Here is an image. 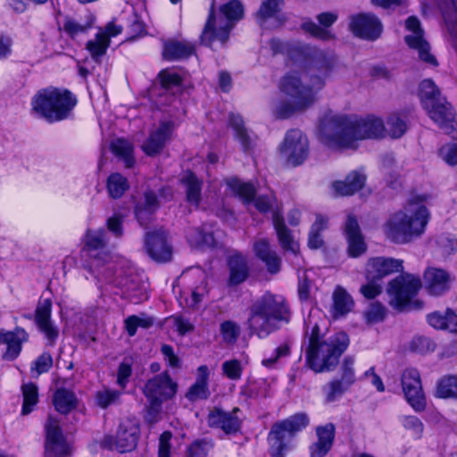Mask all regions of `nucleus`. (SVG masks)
<instances>
[{
    "instance_id": "nucleus-14",
    "label": "nucleus",
    "mask_w": 457,
    "mask_h": 457,
    "mask_svg": "<svg viewBox=\"0 0 457 457\" xmlns=\"http://www.w3.org/2000/svg\"><path fill=\"white\" fill-rule=\"evenodd\" d=\"M349 21V29L355 37L361 39L374 41L382 33V22L371 12L353 14L350 16Z\"/></svg>"
},
{
    "instance_id": "nucleus-45",
    "label": "nucleus",
    "mask_w": 457,
    "mask_h": 457,
    "mask_svg": "<svg viewBox=\"0 0 457 457\" xmlns=\"http://www.w3.org/2000/svg\"><path fill=\"white\" fill-rule=\"evenodd\" d=\"M333 305L335 316L345 315L349 312L353 306V300L350 295L341 287H337L333 294Z\"/></svg>"
},
{
    "instance_id": "nucleus-60",
    "label": "nucleus",
    "mask_w": 457,
    "mask_h": 457,
    "mask_svg": "<svg viewBox=\"0 0 457 457\" xmlns=\"http://www.w3.org/2000/svg\"><path fill=\"white\" fill-rule=\"evenodd\" d=\"M303 79H309V83L306 84V87L312 90L313 94L314 90H320L326 83L328 76H322V74L318 73V71H313L312 69L309 68L307 72L303 74Z\"/></svg>"
},
{
    "instance_id": "nucleus-33",
    "label": "nucleus",
    "mask_w": 457,
    "mask_h": 457,
    "mask_svg": "<svg viewBox=\"0 0 457 457\" xmlns=\"http://www.w3.org/2000/svg\"><path fill=\"white\" fill-rule=\"evenodd\" d=\"M366 181V176L359 171H353L346 176L345 180L333 183V188L337 195H352L362 188Z\"/></svg>"
},
{
    "instance_id": "nucleus-23",
    "label": "nucleus",
    "mask_w": 457,
    "mask_h": 457,
    "mask_svg": "<svg viewBox=\"0 0 457 457\" xmlns=\"http://www.w3.org/2000/svg\"><path fill=\"white\" fill-rule=\"evenodd\" d=\"M344 232L348 244V254L353 258L363 254L367 247L355 216L352 214L347 216Z\"/></svg>"
},
{
    "instance_id": "nucleus-3",
    "label": "nucleus",
    "mask_w": 457,
    "mask_h": 457,
    "mask_svg": "<svg viewBox=\"0 0 457 457\" xmlns=\"http://www.w3.org/2000/svg\"><path fill=\"white\" fill-rule=\"evenodd\" d=\"M290 312L282 298L266 294L250 307L247 320L251 334L263 338L279 328L280 322L287 323Z\"/></svg>"
},
{
    "instance_id": "nucleus-35",
    "label": "nucleus",
    "mask_w": 457,
    "mask_h": 457,
    "mask_svg": "<svg viewBox=\"0 0 457 457\" xmlns=\"http://www.w3.org/2000/svg\"><path fill=\"white\" fill-rule=\"evenodd\" d=\"M195 53V46L187 41L170 40L164 43L162 56L173 61L187 58Z\"/></svg>"
},
{
    "instance_id": "nucleus-17",
    "label": "nucleus",
    "mask_w": 457,
    "mask_h": 457,
    "mask_svg": "<svg viewBox=\"0 0 457 457\" xmlns=\"http://www.w3.org/2000/svg\"><path fill=\"white\" fill-rule=\"evenodd\" d=\"M427 114L447 135L457 133L456 114L446 99L439 100L435 104H428L425 108Z\"/></svg>"
},
{
    "instance_id": "nucleus-24",
    "label": "nucleus",
    "mask_w": 457,
    "mask_h": 457,
    "mask_svg": "<svg viewBox=\"0 0 457 457\" xmlns=\"http://www.w3.org/2000/svg\"><path fill=\"white\" fill-rule=\"evenodd\" d=\"M28 333L20 327L12 331L0 329V345H6V351L3 353L5 361H13L21 351V345L28 340Z\"/></svg>"
},
{
    "instance_id": "nucleus-6",
    "label": "nucleus",
    "mask_w": 457,
    "mask_h": 457,
    "mask_svg": "<svg viewBox=\"0 0 457 457\" xmlns=\"http://www.w3.org/2000/svg\"><path fill=\"white\" fill-rule=\"evenodd\" d=\"M352 124V117L343 114L328 113L320 120L319 138L328 147H353Z\"/></svg>"
},
{
    "instance_id": "nucleus-40",
    "label": "nucleus",
    "mask_w": 457,
    "mask_h": 457,
    "mask_svg": "<svg viewBox=\"0 0 457 457\" xmlns=\"http://www.w3.org/2000/svg\"><path fill=\"white\" fill-rule=\"evenodd\" d=\"M53 403L58 412L67 414L76 407V397L72 392L59 388L54 395Z\"/></svg>"
},
{
    "instance_id": "nucleus-2",
    "label": "nucleus",
    "mask_w": 457,
    "mask_h": 457,
    "mask_svg": "<svg viewBox=\"0 0 457 457\" xmlns=\"http://www.w3.org/2000/svg\"><path fill=\"white\" fill-rule=\"evenodd\" d=\"M426 195L409 201L403 210L395 212L386 224V235L394 243L405 244L420 236L428 220V211L421 204Z\"/></svg>"
},
{
    "instance_id": "nucleus-21",
    "label": "nucleus",
    "mask_w": 457,
    "mask_h": 457,
    "mask_svg": "<svg viewBox=\"0 0 457 457\" xmlns=\"http://www.w3.org/2000/svg\"><path fill=\"white\" fill-rule=\"evenodd\" d=\"M352 123L353 142L366 138L382 137L386 131L382 120L374 116L352 117Z\"/></svg>"
},
{
    "instance_id": "nucleus-57",
    "label": "nucleus",
    "mask_w": 457,
    "mask_h": 457,
    "mask_svg": "<svg viewBox=\"0 0 457 457\" xmlns=\"http://www.w3.org/2000/svg\"><path fill=\"white\" fill-rule=\"evenodd\" d=\"M386 315V310L384 305L378 302L370 303L369 309L365 312L367 323L375 324L384 320Z\"/></svg>"
},
{
    "instance_id": "nucleus-5",
    "label": "nucleus",
    "mask_w": 457,
    "mask_h": 457,
    "mask_svg": "<svg viewBox=\"0 0 457 457\" xmlns=\"http://www.w3.org/2000/svg\"><path fill=\"white\" fill-rule=\"evenodd\" d=\"M77 104L76 97L68 90L45 88L32 99V112L48 122L67 119Z\"/></svg>"
},
{
    "instance_id": "nucleus-37",
    "label": "nucleus",
    "mask_w": 457,
    "mask_h": 457,
    "mask_svg": "<svg viewBox=\"0 0 457 457\" xmlns=\"http://www.w3.org/2000/svg\"><path fill=\"white\" fill-rule=\"evenodd\" d=\"M428 322L435 328L448 329L457 334V315L451 310L445 313L435 312L428 315Z\"/></svg>"
},
{
    "instance_id": "nucleus-54",
    "label": "nucleus",
    "mask_w": 457,
    "mask_h": 457,
    "mask_svg": "<svg viewBox=\"0 0 457 457\" xmlns=\"http://www.w3.org/2000/svg\"><path fill=\"white\" fill-rule=\"evenodd\" d=\"M387 129L394 138L401 137L407 130V124L398 114H391L387 119Z\"/></svg>"
},
{
    "instance_id": "nucleus-8",
    "label": "nucleus",
    "mask_w": 457,
    "mask_h": 457,
    "mask_svg": "<svg viewBox=\"0 0 457 457\" xmlns=\"http://www.w3.org/2000/svg\"><path fill=\"white\" fill-rule=\"evenodd\" d=\"M177 388V383L172 381L168 372L161 373L146 382L143 392L148 401L146 420L149 423L157 421L162 402L172 398Z\"/></svg>"
},
{
    "instance_id": "nucleus-39",
    "label": "nucleus",
    "mask_w": 457,
    "mask_h": 457,
    "mask_svg": "<svg viewBox=\"0 0 457 457\" xmlns=\"http://www.w3.org/2000/svg\"><path fill=\"white\" fill-rule=\"evenodd\" d=\"M282 5L283 0H264L256 12V19L259 25L266 27L268 20L277 18Z\"/></svg>"
},
{
    "instance_id": "nucleus-16",
    "label": "nucleus",
    "mask_w": 457,
    "mask_h": 457,
    "mask_svg": "<svg viewBox=\"0 0 457 457\" xmlns=\"http://www.w3.org/2000/svg\"><path fill=\"white\" fill-rule=\"evenodd\" d=\"M46 429V455L45 457H67L71 454V449L67 444L59 420L49 416L45 425Z\"/></svg>"
},
{
    "instance_id": "nucleus-10",
    "label": "nucleus",
    "mask_w": 457,
    "mask_h": 457,
    "mask_svg": "<svg viewBox=\"0 0 457 457\" xmlns=\"http://www.w3.org/2000/svg\"><path fill=\"white\" fill-rule=\"evenodd\" d=\"M279 151L288 164L300 165L309 154L308 138L301 130L290 129L287 132Z\"/></svg>"
},
{
    "instance_id": "nucleus-4",
    "label": "nucleus",
    "mask_w": 457,
    "mask_h": 457,
    "mask_svg": "<svg viewBox=\"0 0 457 457\" xmlns=\"http://www.w3.org/2000/svg\"><path fill=\"white\" fill-rule=\"evenodd\" d=\"M244 16V7L238 0H230L222 4L215 13L213 4L200 37L201 43L207 46L218 40L225 45L235 23Z\"/></svg>"
},
{
    "instance_id": "nucleus-29",
    "label": "nucleus",
    "mask_w": 457,
    "mask_h": 457,
    "mask_svg": "<svg viewBox=\"0 0 457 457\" xmlns=\"http://www.w3.org/2000/svg\"><path fill=\"white\" fill-rule=\"evenodd\" d=\"M229 276L228 285L236 287L242 284L249 276V267L246 258L241 253H234L228 258Z\"/></svg>"
},
{
    "instance_id": "nucleus-53",
    "label": "nucleus",
    "mask_w": 457,
    "mask_h": 457,
    "mask_svg": "<svg viewBox=\"0 0 457 457\" xmlns=\"http://www.w3.org/2000/svg\"><path fill=\"white\" fill-rule=\"evenodd\" d=\"M326 223L327 220L323 217H317L309 234L308 245L310 248L318 249L323 245L324 242L320 232L326 228Z\"/></svg>"
},
{
    "instance_id": "nucleus-50",
    "label": "nucleus",
    "mask_w": 457,
    "mask_h": 457,
    "mask_svg": "<svg viewBox=\"0 0 457 457\" xmlns=\"http://www.w3.org/2000/svg\"><path fill=\"white\" fill-rule=\"evenodd\" d=\"M348 384L338 378H335L323 386L325 400L327 403L335 402L341 397L350 387Z\"/></svg>"
},
{
    "instance_id": "nucleus-58",
    "label": "nucleus",
    "mask_w": 457,
    "mask_h": 457,
    "mask_svg": "<svg viewBox=\"0 0 457 457\" xmlns=\"http://www.w3.org/2000/svg\"><path fill=\"white\" fill-rule=\"evenodd\" d=\"M158 78L160 79L162 88L165 90L179 87L182 82L181 77L176 72H171L170 70H162L160 71Z\"/></svg>"
},
{
    "instance_id": "nucleus-12",
    "label": "nucleus",
    "mask_w": 457,
    "mask_h": 457,
    "mask_svg": "<svg viewBox=\"0 0 457 457\" xmlns=\"http://www.w3.org/2000/svg\"><path fill=\"white\" fill-rule=\"evenodd\" d=\"M139 434L138 424L134 420H126L120 424L115 436H106L103 444L109 449L120 453L131 452L137 445Z\"/></svg>"
},
{
    "instance_id": "nucleus-22",
    "label": "nucleus",
    "mask_w": 457,
    "mask_h": 457,
    "mask_svg": "<svg viewBox=\"0 0 457 457\" xmlns=\"http://www.w3.org/2000/svg\"><path fill=\"white\" fill-rule=\"evenodd\" d=\"M174 129L172 121H162L158 128L151 131L145 142L142 145V150L148 156L159 154L170 139Z\"/></svg>"
},
{
    "instance_id": "nucleus-11",
    "label": "nucleus",
    "mask_w": 457,
    "mask_h": 457,
    "mask_svg": "<svg viewBox=\"0 0 457 457\" xmlns=\"http://www.w3.org/2000/svg\"><path fill=\"white\" fill-rule=\"evenodd\" d=\"M401 385L407 403L415 411H423L427 407V401L418 370L405 369L401 376Z\"/></svg>"
},
{
    "instance_id": "nucleus-63",
    "label": "nucleus",
    "mask_w": 457,
    "mask_h": 457,
    "mask_svg": "<svg viewBox=\"0 0 457 457\" xmlns=\"http://www.w3.org/2000/svg\"><path fill=\"white\" fill-rule=\"evenodd\" d=\"M306 108H300L296 102H283L276 107V116L279 119H287L297 112H303Z\"/></svg>"
},
{
    "instance_id": "nucleus-47",
    "label": "nucleus",
    "mask_w": 457,
    "mask_h": 457,
    "mask_svg": "<svg viewBox=\"0 0 457 457\" xmlns=\"http://www.w3.org/2000/svg\"><path fill=\"white\" fill-rule=\"evenodd\" d=\"M109 46V37L104 33H98L95 39L87 43V49L89 51L92 58L98 62V59L105 54Z\"/></svg>"
},
{
    "instance_id": "nucleus-18",
    "label": "nucleus",
    "mask_w": 457,
    "mask_h": 457,
    "mask_svg": "<svg viewBox=\"0 0 457 457\" xmlns=\"http://www.w3.org/2000/svg\"><path fill=\"white\" fill-rule=\"evenodd\" d=\"M337 18L338 14L336 12H320L316 17L320 25L309 19L301 24V29L317 39L330 41L335 39V35L329 28L337 21Z\"/></svg>"
},
{
    "instance_id": "nucleus-46",
    "label": "nucleus",
    "mask_w": 457,
    "mask_h": 457,
    "mask_svg": "<svg viewBox=\"0 0 457 457\" xmlns=\"http://www.w3.org/2000/svg\"><path fill=\"white\" fill-rule=\"evenodd\" d=\"M442 13L453 46L457 50V3L453 0L451 5L442 10Z\"/></svg>"
},
{
    "instance_id": "nucleus-36",
    "label": "nucleus",
    "mask_w": 457,
    "mask_h": 457,
    "mask_svg": "<svg viewBox=\"0 0 457 457\" xmlns=\"http://www.w3.org/2000/svg\"><path fill=\"white\" fill-rule=\"evenodd\" d=\"M229 126L234 130V136L238 140L244 149L248 151L253 145V137L245 126V122L240 115L230 113L228 119Z\"/></svg>"
},
{
    "instance_id": "nucleus-31",
    "label": "nucleus",
    "mask_w": 457,
    "mask_h": 457,
    "mask_svg": "<svg viewBox=\"0 0 457 457\" xmlns=\"http://www.w3.org/2000/svg\"><path fill=\"white\" fill-rule=\"evenodd\" d=\"M318 441L311 446V457H324L331 449L335 437V427L327 424L316 430Z\"/></svg>"
},
{
    "instance_id": "nucleus-56",
    "label": "nucleus",
    "mask_w": 457,
    "mask_h": 457,
    "mask_svg": "<svg viewBox=\"0 0 457 457\" xmlns=\"http://www.w3.org/2000/svg\"><path fill=\"white\" fill-rule=\"evenodd\" d=\"M153 319L148 317L129 316L125 320L126 329L130 337H133L138 327L147 328L153 325Z\"/></svg>"
},
{
    "instance_id": "nucleus-42",
    "label": "nucleus",
    "mask_w": 457,
    "mask_h": 457,
    "mask_svg": "<svg viewBox=\"0 0 457 457\" xmlns=\"http://www.w3.org/2000/svg\"><path fill=\"white\" fill-rule=\"evenodd\" d=\"M112 152L123 161L127 168H131L135 162L132 155V144L124 138H117L111 144Z\"/></svg>"
},
{
    "instance_id": "nucleus-59",
    "label": "nucleus",
    "mask_w": 457,
    "mask_h": 457,
    "mask_svg": "<svg viewBox=\"0 0 457 457\" xmlns=\"http://www.w3.org/2000/svg\"><path fill=\"white\" fill-rule=\"evenodd\" d=\"M354 360L352 356H346L344 358L340 366V380L352 386L354 381V370H353Z\"/></svg>"
},
{
    "instance_id": "nucleus-32",
    "label": "nucleus",
    "mask_w": 457,
    "mask_h": 457,
    "mask_svg": "<svg viewBox=\"0 0 457 457\" xmlns=\"http://www.w3.org/2000/svg\"><path fill=\"white\" fill-rule=\"evenodd\" d=\"M209 370L205 365L197 369L195 382L188 388L186 398L191 402L207 399L210 395L208 388Z\"/></svg>"
},
{
    "instance_id": "nucleus-52",
    "label": "nucleus",
    "mask_w": 457,
    "mask_h": 457,
    "mask_svg": "<svg viewBox=\"0 0 457 457\" xmlns=\"http://www.w3.org/2000/svg\"><path fill=\"white\" fill-rule=\"evenodd\" d=\"M457 390V377L450 376L442 378L436 386V395L439 398H455Z\"/></svg>"
},
{
    "instance_id": "nucleus-44",
    "label": "nucleus",
    "mask_w": 457,
    "mask_h": 457,
    "mask_svg": "<svg viewBox=\"0 0 457 457\" xmlns=\"http://www.w3.org/2000/svg\"><path fill=\"white\" fill-rule=\"evenodd\" d=\"M187 240L194 247L215 245V239L211 232L206 231L204 228H194L187 232Z\"/></svg>"
},
{
    "instance_id": "nucleus-20",
    "label": "nucleus",
    "mask_w": 457,
    "mask_h": 457,
    "mask_svg": "<svg viewBox=\"0 0 457 457\" xmlns=\"http://www.w3.org/2000/svg\"><path fill=\"white\" fill-rule=\"evenodd\" d=\"M145 247L148 255L156 262H164L171 259L172 248L168 243L166 234L162 230L147 232Z\"/></svg>"
},
{
    "instance_id": "nucleus-51",
    "label": "nucleus",
    "mask_w": 457,
    "mask_h": 457,
    "mask_svg": "<svg viewBox=\"0 0 457 457\" xmlns=\"http://www.w3.org/2000/svg\"><path fill=\"white\" fill-rule=\"evenodd\" d=\"M227 183L231 190L239 195L245 202L250 203L253 200L255 189L252 184L242 182L237 179H230Z\"/></svg>"
},
{
    "instance_id": "nucleus-7",
    "label": "nucleus",
    "mask_w": 457,
    "mask_h": 457,
    "mask_svg": "<svg viewBox=\"0 0 457 457\" xmlns=\"http://www.w3.org/2000/svg\"><path fill=\"white\" fill-rule=\"evenodd\" d=\"M420 287L419 278L408 273L397 276L389 281L386 289L389 305L398 312L420 308L422 303L413 300Z\"/></svg>"
},
{
    "instance_id": "nucleus-64",
    "label": "nucleus",
    "mask_w": 457,
    "mask_h": 457,
    "mask_svg": "<svg viewBox=\"0 0 457 457\" xmlns=\"http://www.w3.org/2000/svg\"><path fill=\"white\" fill-rule=\"evenodd\" d=\"M212 444L205 440L195 441L187 449V457H206Z\"/></svg>"
},
{
    "instance_id": "nucleus-30",
    "label": "nucleus",
    "mask_w": 457,
    "mask_h": 457,
    "mask_svg": "<svg viewBox=\"0 0 457 457\" xmlns=\"http://www.w3.org/2000/svg\"><path fill=\"white\" fill-rule=\"evenodd\" d=\"M337 65V58L333 52L314 49L311 54L310 67L313 71L329 77Z\"/></svg>"
},
{
    "instance_id": "nucleus-62",
    "label": "nucleus",
    "mask_w": 457,
    "mask_h": 457,
    "mask_svg": "<svg viewBox=\"0 0 457 457\" xmlns=\"http://www.w3.org/2000/svg\"><path fill=\"white\" fill-rule=\"evenodd\" d=\"M438 155L449 165L457 164V143H448L438 150Z\"/></svg>"
},
{
    "instance_id": "nucleus-34",
    "label": "nucleus",
    "mask_w": 457,
    "mask_h": 457,
    "mask_svg": "<svg viewBox=\"0 0 457 457\" xmlns=\"http://www.w3.org/2000/svg\"><path fill=\"white\" fill-rule=\"evenodd\" d=\"M272 221L281 247L285 251H290L296 254L299 251L298 244L293 239L291 232L287 228L283 216L279 212H273Z\"/></svg>"
},
{
    "instance_id": "nucleus-15",
    "label": "nucleus",
    "mask_w": 457,
    "mask_h": 457,
    "mask_svg": "<svg viewBox=\"0 0 457 457\" xmlns=\"http://www.w3.org/2000/svg\"><path fill=\"white\" fill-rule=\"evenodd\" d=\"M303 76L300 77L296 72L288 73L281 79L280 89L292 101L296 102L298 107L307 108L313 103L314 95L303 85Z\"/></svg>"
},
{
    "instance_id": "nucleus-19",
    "label": "nucleus",
    "mask_w": 457,
    "mask_h": 457,
    "mask_svg": "<svg viewBox=\"0 0 457 457\" xmlns=\"http://www.w3.org/2000/svg\"><path fill=\"white\" fill-rule=\"evenodd\" d=\"M239 408L235 407L231 411L221 408H214L208 414L207 421L210 427L221 429L227 435L240 431L242 420L238 418Z\"/></svg>"
},
{
    "instance_id": "nucleus-1",
    "label": "nucleus",
    "mask_w": 457,
    "mask_h": 457,
    "mask_svg": "<svg viewBox=\"0 0 457 457\" xmlns=\"http://www.w3.org/2000/svg\"><path fill=\"white\" fill-rule=\"evenodd\" d=\"M348 345L349 338L345 333L339 332L326 338L320 335V327L315 324L308 336L306 364L316 373L330 371L337 365Z\"/></svg>"
},
{
    "instance_id": "nucleus-25",
    "label": "nucleus",
    "mask_w": 457,
    "mask_h": 457,
    "mask_svg": "<svg viewBox=\"0 0 457 457\" xmlns=\"http://www.w3.org/2000/svg\"><path fill=\"white\" fill-rule=\"evenodd\" d=\"M403 269V261L394 258L376 257L370 259L367 264V279H382L384 277Z\"/></svg>"
},
{
    "instance_id": "nucleus-55",
    "label": "nucleus",
    "mask_w": 457,
    "mask_h": 457,
    "mask_svg": "<svg viewBox=\"0 0 457 457\" xmlns=\"http://www.w3.org/2000/svg\"><path fill=\"white\" fill-rule=\"evenodd\" d=\"M94 22V17L90 16L88 21L85 24H81L73 19L66 18L63 22V30L71 37H75L79 33L86 32L89 28L92 27Z\"/></svg>"
},
{
    "instance_id": "nucleus-61",
    "label": "nucleus",
    "mask_w": 457,
    "mask_h": 457,
    "mask_svg": "<svg viewBox=\"0 0 457 457\" xmlns=\"http://www.w3.org/2000/svg\"><path fill=\"white\" fill-rule=\"evenodd\" d=\"M220 333L227 343H234L239 337L240 328L235 322L227 320L220 325Z\"/></svg>"
},
{
    "instance_id": "nucleus-49",
    "label": "nucleus",
    "mask_w": 457,
    "mask_h": 457,
    "mask_svg": "<svg viewBox=\"0 0 457 457\" xmlns=\"http://www.w3.org/2000/svg\"><path fill=\"white\" fill-rule=\"evenodd\" d=\"M107 189L112 198H120L129 189L128 180L120 173H113L107 179Z\"/></svg>"
},
{
    "instance_id": "nucleus-41",
    "label": "nucleus",
    "mask_w": 457,
    "mask_h": 457,
    "mask_svg": "<svg viewBox=\"0 0 457 457\" xmlns=\"http://www.w3.org/2000/svg\"><path fill=\"white\" fill-rule=\"evenodd\" d=\"M270 385L265 378L248 381L241 388V395L247 398H265L269 396Z\"/></svg>"
},
{
    "instance_id": "nucleus-48",
    "label": "nucleus",
    "mask_w": 457,
    "mask_h": 457,
    "mask_svg": "<svg viewBox=\"0 0 457 457\" xmlns=\"http://www.w3.org/2000/svg\"><path fill=\"white\" fill-rule=\"evenodd\" d=\"M21 390L23 395L21 414L27 415L32 411L33 407L37 403V386L34 383H28L22 385Z\"/></svg>"
},
{
    "instance_id": "nucleus-43",
    "label": "nucleus",
    "mask_w": 457,
    "mask_h": 457,
    "mask_svg": "<svg viewBox=\"0 0 457 457\" xmlns=\"http://www.w3.org/2000/svg\"><path fill=\"white\" fill-rule=\"evenodd\" d=\"M420 97L423 108H427L428 104H435L439 100L445 99L436 84L431 79H424L420 85Z\"/></svg>"
},
{
    "instance_id": "nucleus-38",
    "label": "nucleus",
    "mask_w": 457,
    "mask_h": 457,
    "mask_svg": "<svg viewBox=\"0 0 457 457\" xmlns=\"http://www.w3.org/2000/svg\"><path fill=\"white\" fill-rule=\"evenodd\" d=\"M181 182L186 187L187 202L197 207L201 202L202 182L191 171L185 172Z\"/></svg>"
},
{
    "instance_id": "nucleus-13",
    "label": "nucleus",
    "mask_w": 457,
    "mask_h": 457,
    "mask_svg": "<svg viewBox=\"0 0 457 457\" xmlns=\"http://www.w3.org/2000/svg\"><path fill=\"white\" fill-rule=\"evenodd\" d=\"M405 28L411 32L404 37L405 43L419 54V58L429 66L436 67L437 60L434 54L430 53V46L424 38V30L420 26V21L416 16H410L405 21Z\"/></svg>"
},
{
    "instance_id": "nucleus-28",
    "label": "nucleus",
    "mask_w": 457,
    "mask_h": 457,
    "mask_svg": "<svg viewBox=\"0 0 457 457\" xmlns=\"http://www.w3.org/2000/svg\"><path fill=\"white\" fill-rule=\"evenodd\" d=\"M52 301L47 298L40 300L35 312V321L38 328L52 343L58 337V329L51 322Z\"/></svg>"
},
{
    "instance_id": "nucleus-26",
    "label": "nucleus",
    "mask_w": 457,
    "mask_h": 457,
    "mask_svg": "<svg viewBox=\"0 0 457 457\" xmlns=\"http://www.w3.org/2000/svg\"><path fill=\"white\" fill-rule=\"evenodd\" d=\"M107 233L104 228L87 229L84 237V250L95 259H101L104 262L109 255L103 252L107 245Z\"/></svg>"
},
{
    "instance_id": "nucleus-9",
    "label": "nucleus",
    "mask_w": 457,
    "mask_h": 457,
    "mask_svg": "<svg viewBox=\"0 0 457 457\" xmlns=\"http://www.w3.org/2000/svg\"><path fill=\"white\" fill-rule=\"evenodd\" d=\"M309 423L305 413H296L272 425L269 433L271 457H284L287 450L286 440L304 428Z\"/></svg>"
},
{
    "instance_id": "nucleus-27",
    "label": "nucleus",
    "mask_w": 457,
    "mask_h": 457,
    "mask_svg": "<svg viewBox=\"0 0 457 457\" xmlns=\"http://www.w3.org/2000/svg\"><path fill=\"white\" fill-rule=\"evenodd\" d=\"M449 273L439 268L429 267L424 272L426 290L432 295H440L450 287Z\"/></svg>"
}]
</instances>
